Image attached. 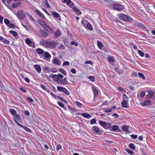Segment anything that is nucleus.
<instances>
[{"instance_id":"obj_15","label":"nucleus","mask_w":155,"mask_h":155,"mask_svg":"<svg viewBox=\"0 0 155 155\" xmlns=\"http://www.w3.org/2000/svg\"><path fill=\"white\" fill-rule=\"evenodd\" d=\"M0 41H2L4 44H8L10 43L9 40H7L6 39L0 36Z\"/></svg>"},{"instance_id":"obj_53","label":"nucleus","mask_w":155,"mask_h":155,"mask_svg":"<svg viewBox=\"0 0 155 155\" xmlns=\"http://www.w3.org/2000/svg\"><path fill=\"white\" fill-rule=\"evenodd\" d=\"M50 71L51 72H52L53 73H56L57 72V69L53 68H51Z\"/></svg>"},{"instance_id":"obj_5","label":"nucleus","mask_w":155,"mask_h":155,"mask_svg":"<svg viewBox=\"0 0 155 155\" xmlns=\"http://www.w3.org/2000/svg\"><path fill=\"white\" fill-rule=\"evenodd\" d=\"M38 22L40 25L48 31H53V30L51 27L48 26L43 21L41 20H38Z\"/></svg>"},{"instance_id":"obj_52","label":"nucleus","mask_w":155,"mask_h":155,"mask_svg":"<svg viewBox=\"0 0 155 155\" xmlns=\"http://www.w3.org/2000/svg\"><path fill=\"white\" fill-rule=\"evenodd\" d=\"M69 65V62L68 61H64L63 64V66H68Z\"/></svg>"},{"instance_id":"obj_17","label":"nucleus","mask_w":155,"mask_h":155,"mask_svg":"<svg viewBox=\"0 0 155 155\" xmlns=\"http://www.w3.org/2000/svg\"><path fill=\"white\" fill-rule=\"evenodd\" d=\"M34 66V67L35 68L36 71L38 73H40L41 72V68L39 65L38 64H35Z\"/></svg>"},{"instance_id":"obj_62","label":"nucleus","mask_w":155,"mask_h":155,"mask_svg":"<svg viewBox=\"0 0 155 155\" xmlns=\"http://www.w3.org/2000/svg\"><path fill=\"white\" fill-rule=\"evenodd\" d=\"M62 146L60 144L58 145L57 146L56 149L57 150H58L60 149H61Z\"/></svg>"},{"instance_id":"obj_16","label":"nucleus","mask_w":155,"mask_h":155,"mask_svg":"<svg viewBox=\"0 0 155 155\" xmlns=\"http://www.w3.org/2000/svg\"><path fill=\"white\" fill-rule=\"evenodd\" d=\"M52 61L54 65H56L58 66H60L61 65V63L60 61L58 60L55 59H53Z\"/></svg>"},{"instance_id":"obj_32","label":"nucleus","mask_w":155,"mask_h":155,"mask_svg":"<svg viewBox=\"0 0 155 155\" xmlns=\"http://www.w3.org/2000/svg\"><path fill=\"white\" fill-rule=\"evenodd\" d=\"M119 129V127L117 125H113L112 127V129L114 131L117 130Z\"/></svg>"},{"instance_id":"obj_63","label":"nucleus","mask_w":155,"mask_h":155,"mask_svg":"<svg viewBox=\"0 0 155 155\" xmlns=\"http://www.w3.org/2000/svg\"><path fill=\"white\" fill-rule=\"evenodd\" d=\"M27 99L29 102H34V101L31 98L28 97L27 98Z\"/></svg>"},{"instance_id":"obj_60","label":"nucleus","mask_w":155,"mask_h":155,"mask_svg":"<svg viewBox=\"0 0 155 155\" xmlns=\"http://www.w3.org/2000/svg\"><path fill=\"white\" fill-rule=\"evenodd\" d=\"M85 64H89L90 65H92L93 64L92 62L90 61H86L85 62Z\"/></svg>"},{"instance_id":"obj_6","label":"nucleus","mask_w":155,"mask_h":155,"mask_svg":"<svg viewBox=\"0 0 155 155\" xmlns=\"http://www.w3.org/2000/svg\"><path fill=\"white\" fill-rule=\"evenodd\" d=\"M100 125L106 129H108L111 128V124L109 123L106 122L105 121L100 120L99 121Z\"/></svg>"},{"instance_id":"obj_28","label":"nucleus","mask_w":155,"mask_h":155,"mask_svg":"<svg viewBox=\"0 0 155 155\" xmlns=\"http://www.w3.org/2000/svg\"><path fill=\"white\" fill-rule=\"evenodd\" d=\"M9 111L11 114L13 116H15L17 114L16 111L14 109H10Z\"/></svg>"},{"instance_id":"obj_55","label":"nucleus","mask_w":155,"mask_h":155,"mask_svg":"<svg viewBox=\"0 0 155 155\" xmlns=\"http://www.w3.org/2000/svg\"><path fill=\"white\" fill-rule=\"evenodd\" d=\"M14 121L16 123V124L20 127L23 128L24 126L22 125V124H20L19 122H18L15 119L14 120Z\"/></svg>"},{"instance_id":"obj_25","label":"nucleus","mask_w":155,"mask_h":155,"mask_svg":"<svg viewBox=\"0 0 155 155\" xmlns=\"http://www.w3.org/2000/svg\"><path fill=\"white\" fill-rule=\"evenodd\" d=\"M61 34V32L59 29H58L54 33V35L56 38H57L58 37H59Z\"/></svg>"},{"instance_id":"obj_50","label":"nucleus","mask_w":155,"mask_h":155,"mask_svg":"<svg viewBox=\"0 0 155 155\" xmlns=\"http://www.w3.org/2000/svg\"><path fill=\"white\" fill-rule=\"evenodd\" d=\"M23 128L26 131L29 132L31 131V130L27 127L24 126Z\"/></svg>"},{"instance_id":"obj_24","label":"nucleus","mask_w":155,"mask_h":155,"mask_svg":"<svg viewBox=\"0 0 155 155\" xmlns=\"http://www.w3.org/2000/svg\"><path fill=\"white\" fill-rule=\"evenodd\" d=\"M35 12L38 14L42 18H45V17L44 15L38 9L35 10Z\"/></svg>"},{"instance_id":"obj_35","label":"nucleus","mask_w":155,"mask_h":155,"mask_svg":"<svg viewBox=\"0 0 155 155\" xmlns=\"http://www.w3.org/2000/svg\"><path fill=\"white\" fill-rule=\"evenodd\" d=\"M138 74L140 78H142L143 80H145V77L143 73L139 72Z\"/></svg>"},{"instance_id":"obj_14","label":"nucleus","mask_w":155,"mask_h":155,"mask_svg":"<svg viewBox=\"0 0 155 155\" xmlns=\"http://www.w3.org/2000/svg\"><path fill=\"white\" fill-rule=\"evenodd\" d=\"M39 34L40 35L44 37H46L48 35L47 32L43 30H41L40 31Z\"/></svg>"},{"instance_id":"obj_18","label":"nucleus","mask_w":155,"mask_h":155,"mask_svg":"<svg viewBox=\"0 0 155 155\" xmlns=\"http://www.w3.org/2000/svg\"><path fill=\"white\" fill-rule=\"evenodd\" d=\"M58 71L63 74L64 76H67V73L66 71L64 69L59 68L58 69Z\"/></svg>"},{"instance_id":"obj_33","label":"nucleus","mask_w":155,"mask_h":155,"mask_svg":"<svg viewBox=\"0 0 155 155\" xmlns=\"http://www.w3.org/2000/svg\"><path fill=\"white\" fill-rule=\"evenodd\" d=\"M86 27L87 28H88L91 31H92L93 29V27H92V26L89 23H87V25Z\"/></svg>"},{"instance_id":"obj_7","label":"nucleus","mask_w":155,"mask_h":155,"mask_svg":"<svg viewBox=\"0 0 155 155\" xmlns=\"http://www.w3.org/2000/svg\"><path fill=\"white\" fill-rule=\"evenodd\" d=\"M16 15L19 19H23L26 17L25 12L22 10L19 11Z\"/></svg>"},{"instance_id":"obj_57","label":"nucleus","mask_w":155,"mask_h":155,"mask_svg":"<svg viewBox=\"0 0 155 155\" xmlns=\"http://www.w3.org/2000/svg\"><path fill=\"white\" fill-rule=\"evenodd\" d=\"M145 95V92L144 91H142L141 92L140 96L142 98L144 97Z\"/></svg>"},{"instance_id":"obj_11","label":"nucleus","mask_w":155,"mask_h":155,"mask_svg":"<svg viewBox=\"0 0 155 155\" xmlns=\"http://www.w3.org/2000/svg\"><path fill=\"white\" fill-rule=\"evenodd\" d=\"M92 129L93 131L94 134L97 135L101 134V132L100 131V130L96 126H94L92 127Z\"/></svg>"},{"instance_id":"obj_64","label":"nucleus","mask_w":155,"mask_h":155,"mask_svg":"<svg viewBox=\"0 0 155 155\" xmlns=\"http://www.w3.org/2000/svg\"><path fill=\"white\" fill-rule=\"evenodd\" d=\"M71 71L74 74H75L76 72V70L74 68H72L71 70Z\"/></svg>"},{"instance_id":"obj_36","label":"nucleus","mask_w":155,"mask_h":155,"mask_svg":"<svg viewBox=\"0 0 155 155\" xmlns=\"http://www.w3.org/2000/svg\"><path fill=\"white\" fill-rule=\"evenodd\" d=\"M10 33L12 34L14 37H16L18 35V33L17 32L15 31H10L9 32Z\"/></svg>"},{"instance_id":"obj_34","label":"nucleus","mask_w":155,"mask_h":155,"mask_svg":"<svg viewBox=\"0 0 155 155\" xmlns=\"http://www.w3.org/2000/svg\"><path fill=\"white\" fill-rule=\"evenodd\" d=\"M129 147L131 149L135 150L136 149V147L134 145V144L132 143H130L129 145Z\"/></svg>"},{"instance_id":"obj_30","label":"nucleus","mask_w":155,"mask_h":155,"mask_svg":"<svg viewBox=\"0 0 155 155\" xmlns=\"http://www.w3.org/2000/svg\"><path fill=\"white\" fill-rule=\"evenodd\" d=\"M14 117L15 119L19 121L20 122V120H21V117L19 115L16 114Z\"/></svg>"},{"instance_id":"obj_23","label":"nucleus","mask_w":155,"mask_h":155,"mask_svg":"<svg viewBox=\"0 0 155 155\" xmlns=\"http://www.w3.org/2000/svg\"><path fill=\"white\" fill-rule=\"evenodd\" d=\"M148 94L149 95V97L150 98H152L154 96V92L152 90H149L148 91Z\"/></svg>"},{"instance_id":"obj_20","label":"nucleus","mask_w":155,"mask_h":155,"mask_svg":"<svg viewBox=\"0 0 155 155\" xmlns=\"http://www.w3.org/2000/svg\"><path fill=\"white\" fill-rule=\"evenodd\" d=\"M21 4V2H18L16 3H13L12 5V7L13 8H17Z\"/></svg>"},{"instance_id":"obj_38","label":"nucleus","mask_w":155,"mask_h":155,"mask_svg":"<svg viewBox=\"0 0 155 155\" xmlns=\"http://www.w3.org/2000/svg\"><path fill=\"white\" fill-rule=\"evenodd\" d=\"M71 45H74L76 46H77L79 45V44L78 42L74 41H71Z\"/></svg>"},{"instance_id":"obj_27","label":"nucleus","mask_w":155,"mask_h":155,"mask_svg":"<svg viewBox=\"0 0 155 155\" xmlns=\"http://www.w3.org/2000/svg\"><path fill=\"white\" fill-rule=\"evenodd\" d=\"M81 115L86 118H90L91 117V115L86 113L82 114Z\"/></svg>"},{"instance_id":"obj_45","label":"nucleus","mask_w":155,"mask_h":155,"mask_svg":"<svg viewBox=\"0 0 155 155\" xmlns=\"http://www.w3.org/2000/svg\"><path fill=\"white\" fill-rule=\"evenodd\" d=\"M75 103L78 107L80 108H81V107L82 104L81 103L78 101H76L75 102Z\"/></svg>"},{"instance_id":"obj_41","label":"nucleus","mask_w":155,"mask_h":155,"mask_svg":"<svg viewBox=\"0 0 155 155\" xmlns=\"http://www.w3.org/2000/svg\"><path fill=\"white\" fill-rule=\"evenodd\" d=\"M4 22L5 25L8 26L10 23V21L7 19L5 18L4 19Z\"/></svg>"},{"instance_id":"obj_1","label":"nucleus","mask_w":155,"mask_h":155,"mask_svg":"<svg viewBox=\"0 0 155 155\" xmlns=\"http://www.w3.org/2000/svg\"><path fill=\"white\" fill-rule=\"evenodd\" d=\"M49 76L52 78L54 81L61 85H66L69 84L67 80V78H63V75L60 73L57 74H51Z\"/></svg>"},{"instance_id":"obj_61","label":"nucleus","mask_w":155,"mask_h":155,"mask_svg":"<svg viewBox=\"0 0 155 155\" xmlns=\"http://www.w3.org/2000/svg\"><path fill=\"white\" fill-rule=\"evenodd\" d=\"M63 42H64V44H65V45L66 46H67L68 45V42L66 39H65L64 40Z\"/></svg>"},{"instance_id":"obj_48","label":"nucleus","mask_w":155,"mask_h":155,"mask_svg":"<svg viewBox=\"0 0 155 155\" xmlns=\"http://www.w3.org/2000/svg\"><path fill=\"white\" fill-rule=\"evenodd\" d=\"M126 150L128 153L130 155H132L134 153V152L132 150H130L126 149Z\"/></svg>"},{"instance_id":"obj_49","label":"nucleus","mask_w":155,"mask_h":155,"mask_svg":"<svg viewBox=\"0 0 155 155\" xmlns=\"http://www.w3.org/2000/svg\"><path fill=\"white\" fill-rule=\"evenodd\" d=\"M97 45L98 48L100 49L102 48L103 46V44L100 42H98Z\"/></svg>"},{"instance_id":"obj_54","label":"nucleus","mask_w":155,"mask_h":155,"mask_svg":"<svg viewBox=\"0 0 155 155\" xmlns=\"http://www.w3.org/2000/svg\"><path fill=\"white\" fill-rule=\"evenodd\" d=\"M68 47L71 52H75L74 47Z\"/></svg>"},{"instance_id":"obj_42","label":"nucleus","mask_w":155,"mask_h":155,"mask_svg":"<svg viewBox=\"0 0 155 155\" xmlns=\"http://www.w3.org/2000/svg\"><path fill=\"white\" fill-rule=\"evenodd\" d=\"M108 59L109 61L114 62V61L115 59L113 56H110L108 57Z\"/></svg>"},{"instance_id":"obj_2","label":"nucleus","mask_w":155,"mask_h":155,"mask_svg":"<svg viewBox=\"0 0 155 155\" xmlns=\"http://www.w3.org/2000/svg\"><path fill=\"white\" fill-rule=\"evenodd\" d=\"M40 44L47 48L53 49L55 48L58 45V42L54 41H48L47 40H42L40 42Z\"/></svg>"},{"instance_id":"obj_46","label":"nucleus","mask_w":155,"mask_h":155,"mask_svg":"<svg viewBox=\"0 0 155 155\" xmlns=\"http://www.w3.org/2000/svg\"><path fill=\"white\" fill-rule=\"evenodd\" d=\"M88 78L92 82H94L95 81V78L93 76H89L88 77Z\"/></svg>"},{"instance_id":"obj_59","label":"nucleus","mask_w":155,"mask_h":155,"mask_svg":"<svg viewBox=\"0 0 155 155\" xmlns=\"http://www.w3.org/2000/svg\"><path fill=\"white\" fill-rule=\"evenodd\" d=\"M67 34H68V36H69L72 39H73V36L72 34L71 33V32L69 31H68L67 32Z\"/></svg>"},{"instance_id":"obj_44","label":"nucleus","mask_w":155,"mask_h":155,"mask_svg":"<svg viewBox=\"0 0 155 155\" xmlns=\"http://www.w3.org/2000/svg\"><path fill=\"white\" fill-rule=\"evenodd\" d=\"M28 17L29 19L31 21H32L33 22H35V19L31 15H29Z\"/></svg>"},{"instance_id":"obj_13","label":"nucleus","mask_w":155,"mask_h":155,"mask_svg":"<svg viewBox=\"0 0 155 155\" xmlns=\"http://www.w3.org/2000/svg\"><path fill=\"white\" fill-rule=\"evenodd\" d=\"M50 94L51 96H52L55 99H57V98H58L62 101H63L64 100V99L60 96H58L57 95H56L55 94H54L52 92H51L50 93Z\"/></svg>"},{"instance_id":"obj_26","label":"nucleus","mask_w":155,"mask_h":155,"mask_svg":"<svg viewBox=\"0 0 155 155\" xmlns=\"http://www.w3.org/2000/svg\"><path fill=\"white\" fill-rule=\"evenodd\" d=\"M45 55V58H50L51 57V55L48 52L45 51V53L43 54Z\"/></svg>"},{"instance_id":"obj_51","label":"nucleus","mask_w":155,"mask_h":155,"mask_svg":"<svg viewBox=\"0 0 155 155\" xmlns=\"http://www.w3.org/2000/svg\"><path fill=\"white\" fill-rule=\"evenodd\" d=\"M96 120L95 119L93 118L90 121V123L91 124H94L96 123Z\"/></svg>"},{"instance_id":"obj_31","label":"nucleus","mask_w":155,"mask_h":155,"mask_svg":"<svg viewBox=\"0 0 155 155\" xmlns=\"http://www.w3.org/2000/svg\"><path fill=\"white\" fill-rule=\"evenodd\" d=\"M128 126L124 125V126H123L121 128L124 131H126L127 132L128 129Z\"/></svg>"},{"instance_id":"obj_9","label":"nucleus","mask_w":155,"mask_h":155,"mask_svg":"<svg viewBox=\"0 0 155 155\" xmlns=\"http://www.w3.org/2000/svg\"><path fill=\"white\" fill-rule=\"evenodd\" d=\"M113 6L115 10L119 11H120L123 10L124 7V5L120 4H114Z\"/></svg>"},{"instance_id":"obj_19","label":"nucleus","mask_w":155,"mask_h":155,"mask_svg":"<svg viewBox=\"0 0 155 155\" xmlns=\"http://www.w3.org/2000/svg\"><path fill=\"white\" fill-rule=\"evenodd\" d=\"M51 68H50L48 66L45 67L43 69V71L45 73H51Z\"/></svg>"},{"instance_id":"obj_56","label":"nucleus","mask_w":155,"mask_h":155,"mask_svg":"<svg viewBox=\"0 0 155 155\" xmlns=\"http://www.w3.org/2000/svg\"><path fill=\"white\" fill-rule=\"evenodd\" d=\"M58 105L62 108H63L64 107V104L60 102H57Z\"/></svg>"},{"instance_id":"obj_29","label":"nucleus","mask_w":155,"mask_h":155,"mask_svg":"<svg viewBox=\"0 0 155 155\" xmlns=\"http://www.w3.org/2000/svg\"><path fill=\"white\" fill-rule=\"evenodd\" d=\"M123 99L124 101L128 102L129 98L125 94H123Z\"/></svg>"},{"instance_id":"obj_10","label":"nucleus","mask_w":155,"mask_h":155,"mask_svg":"<svg viewBox=\"0 0 155 155\" xmlns=\"http://www.w3.org/2000/svg\"><path fill=\"white\" fill-rule=\"evenodd\" d=\"M51 15L56 20L60 21L61 20V17L59 14L58 13L55 12H52Z\"/></svg>"},{"instance_id":"obj_12","label":"nucleus","mask_w":155,"mask_h":155,"mask_svg":"<svg viewBox=\"0 0 155 155\" xmlns=\"http://www.w3.org/2000/svg\"><path fill=\"white\" fill-rule=\"evenodd\" d=\"M151 101L150 100H146L143 102L141 103L140 104L142 106H145L147 105H150Z\"/></svg>"},{"instance_id":"obj_3","label":"nucleus","mask_w":155,"mask_h":155,"mask_svg":"<svg viewBox=\"0 0 155 155\" xmlns=\"http://www.w3.org/2000/svg\"><path fill=\"white\" fill-rule=\"evenodd\" d=\"M64 2L66 3L68 6L72 8L73 10L79 15H81V11L74 6V3L71 0H64Z\"/></svg>"},{"instance_id":"obj_8","label":"nucleus","mask_w":155,"mask_h":155,"mask_svg":"<svg viewBox=\"0 0 155 155\" xmlns=\"http://www.w3.org/2000/svg\"><path fill=\"white\" fill-rule=\"evenodd\" d=\"M57 89L58 91H61L67 95H69L70 94V92L64 87L57 86Z\"/></svg>"},{"instance_id":"obj_22","label":"nucleus","mask_w":155,"mask_h":155,"mask_svg":"<svg viewBox=\"0 0 155 155\" xmlns=\"http://www.w3.org/2000/svg\"><path fill=\"white\" fill-rule=\"evenodd\" d=\"M36 51L38 54H44L45 53L44 51L41 48H38L36 50Z\"/></svg>"},{"instance_id":"obj_43","label":"nucleus","mask_w":155,"mask_h":155,"mask_svg":"<svg viewBox=\"0 0 155 155\" xmlns=\"http://www.w3.org/2000/svg\"><path fill=\"white\" fill-rule=\"evenodd\" d=\"M93 89L94 91V95H97L98 94V90L95 87H93Z\"/></svg>"},{"instance_id":"obj_4","label":"nucleus","mask_w":155,"mask_h":155,"mask_svg":"<svg viewBox=\"0 0 155 155\" xmlns=\"http://www.w3.org/2000/svg\"><path fill=\"white\" fill-rule=\"evenodd\" d=\"M119 18L123 21H132V18L127 15L122 13H119L117 15Z\"/></svg>"},{"instance_id":"obj_39","label":"nucleus","mask_w":155,"mask_h":155,"mask_svg":"<svg viewBox=\"0 0 155 155\" xmlns=\"http://www.w3.org/2000/svg\"><path fill=\"white\" fill-rule=\"evenodd\" d=\"M137 51L140 56L142 57H143L144 55V53L143 52L139 49H138Z\"/></svg>"},{"instance_id":"obj_37","label":"nucleus","mask_w":155,"mask_h":155,"mask_svg":"<svg viewBox=\"0 0 155 155\" xmlns=\"http://www.w3.org/2000/svg\"><path fill=\"white\" fill-rule=\"evenodd\" d=\"M25 42L29 46H30V44H31L32 42L31 41L29 38L26 39L25 40Z\"/></svg>"},{"instance_id":"obj_58","label":"nucleus","mask_w":155,"mask_h":155,"mask_svg":"<svg viewBox=\"0 0 155 155\" xmlns=\"http://www.w3.org/2000/svg\"><path fill=\"white\" fill-rule=\"evenodd\" d=\"M65 48L63 44H61L60 46L58 48V49H60L64 50L65 49Z\"/></svg>"},{"instance_id":"obj_47","label":"nucleus","mask_w":155,"mask_h":155,"mask_svg":"<svg viewBox=\"0 0 155 155\" xmlns=\"http://www.w3.org/2000/svg\"><path fill=\"white\" fill-rule=\"evenodd\" d=\"M112 111V110L111 108H109L106 109H105L104 110V111L105 112H110Z\"/></svg>"},{"instance_id":"obj_40","label":"nucleus","mask_w":155,"mask_h":155,"mask_svg":"<svg viewBox=\"0 0 155 155\" xmlns=\"http://www.w3.org/2000/svg\"><path fill=\"white\" fill-rule=\"evenodd\" d=\"M15 25L13 23H10V24L8 25V27L10 28H15Z\"/></svg>"},{"instance_id":"obj_21","label":"nucleus","mask_w":155,"mask_h":155,"mask_svg":"<svg viewBox=\"0 0 155 155\" xmlns=\"http://www.w3.org/2000/svg\"><path fill=\"white\" fill-rule=\"evenodd\" d=\"M128 102H127L123 101L121 103L122 106L123 107L128 108Z\"/></svg>"}]
</instances>
